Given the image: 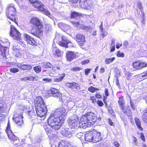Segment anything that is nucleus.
Here are the masks:
<instances>
[{"instance_id": "nucleus-9", "label": "nucleus", "mask_w": 147, "mask_h": 147, "mask_svg": "<svg viewBox=\"0 0 147 147\" xmlns=\"http://www.w3.org/2000/svg\"><path fill=\"white\" fill-rule=\"evenodd\" d=\"M132 65L136 70H140L147 67V63L138 60L133 62Z\"/></svg>"}, {"instance_id": "nucleus-7", "label": "nucleus", "mask_w": 147, "mask_h": 147, "mask_svg": "<svg viewBox=\"0 0 147 147\" xmlns=\"http://www.w3.org/2000/svg\"><path fill=\"white\" fill-rule=\"evenodd\" d=\"M10 36L14 40H16L17 43L22 45L24 42L21 37V34L12 25H10Z\"/></svg>"}, {"instance_id": "nucleus-29", "label": "nucleus", "mask_w": 147, "mask_h": 147, "mask_svg": "<svg viewBox=\"0 0 147 147\" xmlns=\"http://www.w3.org/2000/svg\"><path fill=\"white\" fill-rule=\"evenodd\" d=\"M59 77L58 78H55L54 81L56 82H61L65 76V74L64 73L59 74Z\"/></svg>"}, {"instance_id": "nucleus-51", "label": "nucleus", "mask_w": 147, "mask_h": 147, "mask_svg": "<svg viewBox=\"0 0 147 147\" xmlns=\"http://www.w3.org/2000/svg\"><path fill=\"white\" fill-rule=\"evenodd\" d=\"M113 44V45L112 47H110L111 49L110 50V52H114L115 50V45L114 44V41H112L111 45L112 44Z\"/></svg>"}, {"instance_id": "nucleus-47", "label": "nucleus", "mask_w": 147, "mask_h": 147, "mask_svg": "<svg viewBox=\"0 0 147 147\" xmlns=\"http://www.w3.org/2000/svg\"><path fill=\"white\" fill-rule=\"evenodd\" d=\"M44 128L47 134H50L51 132V130L49 128H48L47 125L44 126Z\"/></svg>"}, {"instance_id": "nucleus-56", "label": "nucleus", "mask_w": 147, "mask_h": 147, "mask_svg": "<svg viewBox=\"0 0 147 147\" xmlns=\"http://www.w3.org/2000/svg\"><path fill=\"white\" fill-rule=\"evenodd\" d=\"M91 69H86L84 70L85 74L86 75H88V74L90 72Z\"/></svg>"}, {"instance_id": "nucleus-17", "label": "nucleus", "mask_w": 147, "mask_h": 147, "mask_svg": "<svg viewBox=\"0 0 147 147\" xmlns=\"http://www.w3.org/2000/svg\"><path fill=\"white\" fill-rule=\"evenodd\" d=\"M93 142L96 143L99 142L101 140V134L100 132H98L96 130H93L92 131Z\"/></svg>"}, {"instance_id": "nucleus-30", "label": "nucleus", "mask_w": 147, "mask_h": 147, "mask_svg": "<svg viewBox=\"0 0 147 147\" xmlns=\"http://www.w3.org/2000/svg\"><path fill=\"white\" fill-rule=\"evenodd\" d=\"M13 54L16 57H18L21 56V53L20 52L19 50L16 47H13Z\"/></svg>"}, {"instance_id": "nucleus-6", "label": "nucleus", "mask_w": 147, "mask_h": 147, "mask_svg": "<svg viewBox=\"0 0 147 147\" xmlns=\"http://www.w3.org/2000/svg\"><path fill=\"white\" fill-rule=\"evenodd\" d=\"M118 102L119 107L122 111L128 117H132V113L129 107H126L124 97L122 96H120L118 98Z\"/></svg>"}, {"instance_id": "nucleus-39", "label": "nucleus", "mask_w": 147, "mask_h": 147, "mask_svg": "<svg viewBox=\"0 0 147 147\" xmlns=\"http://www.w3.org/2000/svg\"><path fill=\"white\" fill-rule=\"evenodd\" d=\"M82 69V68L79 67H75L71 68V70L74 72L78 71Z\"/></svg>"}, {"instance_id": "nucleus-20", "label": "nucleus", "mask_w": 147, "mask_h": 147, "mask_svg": "<svg viewBox=\"0 0 147 147\" xmlns=\"http://www.w3.org/2000/svg\"><path fill=\"white\" fill-rule=\"evenodd\" d=\"M81 6L86 9L89 8L91 7L92 5V2L91 0H84V1L80 2Z\"/></svg>"}, {"instance_id": "nucleus-8", "label": "nucleus", "mask_w": 147, "mask_h": 147, "mask_svg": "<svg viewBox=\"0 0 147 147\" xmlns=\"http://www.w3.org/2000/svg\"><path fill=\"white\" fill-rule=\"evenodd\" d=\"M33 5L38 11H42L44 14L47 16L51 18V16L50 12L47 9L44 8V5L39 1H36L32 2Z\"/></svg>"}, {"instance_id": "nucleus-4", "label": "nucleus", "mask_w": 147, "mask_h": 147, "mask_svg": "<svg viewBox=\"0 0 147 147\" xmlns=\"http://www.w3.org/2000/svg\"><path fill=\"white\" fill-rule=\"evenodd\" d=\"M16 11L15 5L12 3L9 4L6 9V15L8 18L18 25L16 21Z\"/></svg>"}, {"instance_id": "nucleus-23", "label": "nucleus", "mask_w": 147, "mask_h": 147, "mask_svg": "<svg viewBox=\"0 0 147 147\" xmlns=\"http://www.w3.org/2000/svg\"><path fill=\"white\" fill-rule=\"evenodd\" d=\"M70 22L74 27H76L77 28L79 27L80 29H86L87 27V26L83 24H82L81 26H80V22H76L74 21H71Z\"/></svg>"}, {"instance_id": "nucleus-58", "label": "nucleus", "mask_w": 147, "mask_h": 147, "mask_svg": "<svg viewBox=\"0 0 147 147\" xmlns=\"http://www.w3.org/2000/svg\"><path fill=\"white\" fill-rule=\"evenodd\" d=\"M131 77V74L130 73H128L126 75V78L127 80H130Z\"/></svg>"}, {"instance_id": "nucleus-5", "label": "nucleus", "mask_w": 147, "mask_h": 147, "mask_svg": "<svg viewBox=\"0 0 147 147\" xmlns=\"http://www.w3.org/2000/svg\"><path fill=\"white\" fill-rule=\"evenodd\" d=\"M97 117L96 114L91 112H88L82 116L81 119L83 123H90L93 125L96 121Z\"/></svg>"}, {"instance_id": "nucleus-45", "label": "nucleus", "mask_w": 147, "mask_h": 147, "mask_svg": "<svg viewBox=\"0 0 147 147\" xmlns=\"http://www.w3.org/2000/svg\"><path fill=\"white\" fill-rule=\"evenodd\" d=\"M90 100L91 101L92 103L94 104L96 102L95 97L94 96H91L90 98Z\"/></svg>"}, {"instance_id": "nucleus-11", "label": "nucleus", "mask_w": 147, "mask_h": 147, "mask_svg": "<svg viewBox=\"0 0 147 147\" xmlns=\"http://www.w3.org/2000/svg\"><path fill=\"white\" fill-rule=\"evenodd\" d=\"M76 40L80 47L83 46L86 42L85 37L84 35L80 33L76 34Z\"/></svg>"}, {"instance_id": "nucleus-37", "label": "nucleus", "mask_w": 147, "mask_h": 147, "mask_svg": "<svg viewBox=\"0 0 147 147\" xmlns=\"http://www.w3.org/2000/svg\"><path fill=\"white\" fill-rule=\"evenodd\" d=\"M88 90L90 92L94 93L96 91L99 90V89L98 88H96L92 86H91L88 88Z\"/></svg>"}, {"instance_id": "nucleus-2", "label": "nucleus", "mask_w": 147, "mask_h": 147, "mask_svg": "<svg viewBox=\"0 0 147 147\" xmlns=\"http://www.w3.org/2000/svg\"><path fill=\"white\" fill-rule=\"evenodd\" d=\"M29 23V31L31 34L38 37L42 36L44 26L38 18L33 17L30 19Z\"/></svg>"}, {"instance_id": "nucleus-40", "label": "nucleus", "mask_w": 147, "mask_h": 147, "mask_svg": "<svg viewBox=\"0 0 147 147\" xmlns=\"http://www.w3.org/2000/svg\"><path fill=\"white\" fill-rule=\"evenodd\" d=\"M6 132L7 134L8 133H10L11 132H12L11 129V127H10V125L9 123V121L8 122L7 124V126L6 127Z\"/></svg>"}, {"instance_id": "nucleus-55", "label": "nucleus", "mask_w": 147, "mask_h": 147, "mask_svg": "<svg viewBox=\"0 0 147 147\" xmlns=\"http://www.w3.org/2000/svg\"><path fill=\"white\" fill-rule=\"evenodd\" d=\"M96 102L97 104L98 105V106H99V107H102L104 105L103 103L101 100H98L97 101H96Z\"/></svg>"}, {"instance_id": "nucleus-59", "label": "nucleus", "mask_w": 147, "mask_h": 147, "mask_svg": "<svg viewBox=\"0 0 147 147\" xmlns=\"http://www.w3.org/2000/svg\"><path fill=\"white\" fill-rule=\"evenodd\" d=\"M130 104L132 108V109L134 110H135L136 109V107L134 105V104L131 102V100L130 101Z\"/></svg>"}, {"instance_id": "nucleus-16", "label": "nucleus", "mask_w": 147, "mask_h": 147, "mask_svg": "<svg viewBox=\"0 0 147 147\" xmlns=\"http://www.w3.org/2000/svg\"><path fill=\"white\" fill-rule=\"evenodd\" d=\"M65 85L67 88L74 90H79L81 89L80 85L76 82H67Z\"/></svg>"}, {"instance_id": "nucleus-14", "label": "nucleus", "mask_w": 147, "mask_h": 147, "mask_svg": "<svg viewBox=\"0 0 147 147\" xmlns=\"http://www.w3.org/2000/svg\"><path fill=\"white\" fill-rule=\"evenodd\" d=\"M79 123V118L77 117H74L69 119L68 121V123L71 128L76 127Z\"/></svg>"}, {"instance_id": "nucleus-25", "label": "nucleus", "mask_w": 147, "mask_h": 147, "mask_svg": "<svg viewBox=\"0 0 147 147\" xmlns=\"http://www.w3.org/2000/svg\"><path fill=\"white\" fill-rule=\"evenodd\" d=\"M134 120L136 125L139 130L141 131L143 130V128L142 127L141 121L137 117H136L134 118Z\"/></svg>"}, {"instance_id": "nucleus-54", "label": "nucleus", "mask_w": 147, "mask_h": 147, "mask_svg": "<svg viewBox=\"0 0 147 147\" xmlns=\"http://www.w3.org/2000/svg\"><path fill=\"white\" fill-rule=\"evenodd\" d=\"M89 62L90 61L89 60L86 59L82 61L81 62V63L82 65H84L89 63Z\"/></svg>"}, {"instance_id": "nucleus-60", "label": "nucleus", "mask_w": 147, "mask_h": 147, "mask_svg": "<svg viewBox=\"0 0 147 147\" xmlns=\"http://www.w3.org/2000/svg\"><path fill=\"white\" fill-rule=\"evenodd\" d=\"M59 143L55 142L52 145L51 147H59Z\"/></svg>"}, {"instance_id": "nucleus-28", "label": "nucleus", "mask_w": 147, "mask_h": 147, "mask_svg": "<svg viewBox=\"0 0 147 147\" xmlns=\"http://www.w3.org/2000/svg\"><path fill=\"white\" fill-rule=\"evenodd\" d=\"M53 96L57 99L59 101H63V100L62 99L63 96L60 91H59L56 94H55Z\"/></svg>"}, {"instance_id": "nucleus-35", "label": "nucleus", "mask_w": 147, "mask_h": 147, "mask_svg": "<svg viewBox=\"0 0 147 147\" xmlns=\"http://www.w3.org/2000/svg\"><path fill=\"white\" fill-rule=\"evenodd\" d=\"M69 145L67 142L62 141L59 143V147H69Z\"/></svg>"}, {"instance_id": "nucleus-33", "label": "nucleus", "mask_w": 147, "mask_h": 147, "mask_svg": "<svg viewBox=\"0 0 147 147\" xmlns=\"http://www.w3.org/2000/svg\"><path fill=\"white\" fill-rule=\"evenodd\" d=\"M142 119L145 123H147V108L143 113Z\"/></svg>"}, {"instance_id": "nucleus-41", "label": "nucleus", "mask_w": 147, "mask_h": 147, "mask_svg": "<svg viewBox=\"0 0 147 147\" xmlns=\"http://www.w3.org/2000/svg\"><path fill=\"white\" fill-rule=\"evenodd\" d=\"M52 65L49 63H44L43 65V67L46 69L51 68Z\"/></svg>"}, {"instance_id": "nucleus-12", "label": "nucleus", "mask_w": 147, "mask_h": 147, "mask_svg": "<svg viewBox=\"0 0 147 147\" xmlns=\"http://www.w3.org/2000/svg\"><path fill=\"white\" fill-rule=\"evenodd\" d=\"M77 57L76 53L74 51H68L66 53L65 58L68 61H71Z\"/></svg>"}, {"instance_id": "nucleus-42", "label": "nucleus", "mask_w": 147, "mask_h": 147, "mask_svg": "<svg viewBox=\"0 0 147 147\" xmlns=\"http://www.w3.org/2000/svg\"><path fill=\"white\" fill-rule=\"evenodd\" d=\"M77 137L81 140H82L84 138V134L81 132L78 133L77 134Z\"/></svg>"}, {"instance_id": "nucleus-62", "label": "nucleus", "mask_w": 147, "mask_h": 147, "mask_svg": "<svg viewBox=\"0 0 147 147\" xmlns=\"http://www.w3.org/2000/svg\"><path fill=\"white\" fill-rule=\"evenodd\" d=\"M108 123L109 125L111 126H113V123L111 120L109 118L108 119Z\"/></svg>"}, {"instance_id": "nucleus-44", "label": "nucleus", "mask_w": 147, "mask_h": 147, "mask_svg": "<svg viewBox=\"0 0 147 147\" xmlns=\"http://www.w3.org/2000/svg\"><path fill=\"white\" fill-rule=\"evenodd\" d=\"M19 69L17 68H13L10 69V72L12 73H16L19 71Z\"/></svg>"}, {"instance_id": "nucleus-52", "label": "nucleus", "mask_w": 147, "mask_h": 147, "mask_svg": "<svg viewBox=\"0 0 147 147\" xmlns=\"http://www.w3.org/2000/svg\"><path fill=\"white\" fill-rule=\"evenodd\" d=\"M42 80L45 81L46 82L48 83L51 82L52 80L51 79L47 78L43 79Z\"/></svg>"}, {"instance_id": "nucleus-24", "label": "nucleus", "mask_w": 147, "mask_h": 147, "mask_svg": "<svg viewBox=\"0 0 147 147\" xmlns=\"http://www.w3.org/2000/svg\"><path fill=\"white\" fill-rule=\"evenodd\" d=\"M7 49V47L3 46L0 44V51L1 52V55L3 59H7L5 52Z\"/></svg>"}, {"instance_id": "nucleus-38", "label": "nucleus", "mask_w": 147, "mask_h": 147, "mask_svg": "<svg viewBox=\"0 0 147 147\" xmlns=\"http://www.w3.org/2000/svg\"><path fill=\"white\" fill-rule=\"evenodd\" d=\"M34 71L37 73H39L41 71V68L39 66H37L33 67Z\"/></svg>"}, {"instance_id": "nucleus-18", "label": "nucleus", "mask_w": 147, "mask_h": 147, "mask_svg": "<svg viewBox=\"0 0 147 147\" xmlns=\"http://www.w3.org/2000/svg\"><path fill=\"white\" fill-rule=\"evenodd\" d=\"M53 55L56 58H61L63 57V52L57 48H54L52 50Z\"/></svg>"}, {"instance_id": "nucleus-43", "label": "nucleus", "mask_w": 147, "mask_h": 147, "mask_svg": "<svg viewBox=\"0 0 147 147\" xmlns=\"http://www.w3.org/2000/svg\"><path fill=\"white\" fill-rule=\"evenodd\" d=\"M45 30L47 31H49L51 30V27L50 24H46L45 25Z\"/></svg>"}, {"instance_id": "nucleus-1", "label": "nucleus", "mask_w": 147, "mask_h": 147, "mask_svg": "<svg viewBox=\"0 0 147 147\" xmlns=\"http://www.w3.org/2000/svg\"><path fill=\"white\" fill-rule=\"evenodd\" d=\"M66 115V110L64 108L61 107L56 109L48 119L49 124L53 129L58 130L63 123Z\"/></svg>"}, {"instance_id": "nucleus-34", "label": "nucleus", "mask_w": 147, "mask_h": 147, "mask_svg": "<svg viewBox=\"0 0 147 147\" xmlns=\"http://www.w3.org/2000/svg\"><path fill=\"white\" fill-rule=\"evenodd\" d=\"M80 15V14L79 13L73 11L70 14V18L71 19L75 18Z\"/></svg>"}, {"instance_id": "nucleus-57", "label": "nucleus", "mask_w": 147, "mask_h": 147, "mask_svg": "<svg viewBox=\"0 0 147 147\" xmlns=\"http://www.w3.org/2000/svg\"><path fill=\"white\" fill-rule=\"evenodd\" d=\"M69 2H71V3H76L78 1L80 2V0H68Z\"/></svg>"}, {"instance_id": "nucleus-50", "label": "nucleus", "mask_w": 147, "mask_h": 147, "mask_svg": "<svg viewBox=\"0 0 147 147\" xmlns=\"http://www.w3.org/2000/svg\"><path fill=\"white\" fill-rule=\"evenodd\" d=\"M27 80L33 81L35 80H37L36 79L35 77H34L32 76L27 77Z\"/></svg>"}, {"instance_id": "nucleus-32", "label": "nucleus", "mask_w": 147, "mask_h": 147, "mask_svg": "<svg viewBox=\"0 0 147 147\" xmlns=\"http://www.w3.org/2000/svg\"><path fill=\"white\" fill-rule=\"evenodd\" d=\"M49 91L50 92V93L52 95V96H53L59 91L58 89L55 88H51Z\"/></svg>"}, {"instance_id": "nucleus-49", "label": "nucleus", "mask_w": 147, "mask_h": 147, "mask_svg": "<svg viewBox=\"0 0 147 147\" xmlns=\"http://www.w3.org/2000/svg\"><path fill=\"white\" fill-rule=\"evenodd\" d=\"M19 5H22L24 3V0H15Z\"/></svg>"}, {"instance_id": "nucleus-63", "label": "nucleus", "mask_w": 147, "mask_h": 147, "mask_svg": "<svg viewBox=\"0 0 147 147\" xmlns=\"http://www.w3.org/2000/svg\"><path fill=\"white\" fill-rule=\"evenodd\" d=\"M104 92L105 94V95L107 96H109V94L108 92V90L107 88H106L104 90Z\"/></svg>"}, {"instance_id": "nucleus-15", "label": "nucleus", "mask_w": 147, "mask_h": 147, "mask_svg": "<svg viewBox=\"0 0 147 147\" xmlns=\"http://www.w3.org/2000/svg\"><path fill=\"white\" fill-rule=\"evenodd\" d=\"M71 43L70 41L69 40L68 38L65 36H63L61 37V40L58 41V44L61 46L67 48L68 44Z\"/></svg>"}, {"instance_id": "nucleus-21", "label": "nucleus", "mask_w": 147, "mask_h": 147, "mask_svg": "<svg viewBox=\"0 0 147 147\" xmlns=\"http://www.w3.org/2000/svg\"><path fill=\"white\" fill-rule=\"evenodd\" d=\"M84 135V139L86 141L93 142L92 131L87 132Z\"/></svg>"}, {"instance_id": "nucleus-26", "label": "nucleus", "mask_w": 147, "mask_h": 147, "mask_svg": "<svg viewBox=\"0 0 147 147\" xmlns=\"http://www.w3.org/2000/svg\"><path fill=\"white\" fill-rule=\"evenodd\" d=\"M5 108L4 106L3 102L0 101V117L3 118L5 117V115L2 113L5 112Z\"/></svg>"}, {"instance_id": "nucleus-13", "label": "nucleus", "mask_w": 147, "mask_h": 147, "mask_svg": "<svg viewBox=\"0 0 147 147\" xmlns=\"http://www.w3.org/2000/svg\"><path fill=\"white\" fill-rule=\"evenodd\" d=\"M7 136L9 140L13 142L14 145L19 144L20 140L19 138L12 132H11L7 134Z\"/></svg>"}, {"instance_id": "nucleus-64", "label": "nucleus", "mask_w": 147, "mask_h": 147, "mask_svg": "<svg viewBox=\"0 0 147 147\" xmlns=\"http://www.w3.org/2000/svg\"><path fill=\"white\" fill-rule=\"evenodd\" d=\"M113 145L116 147H119V144L117 141L114 142Z\"/></svg>"}, {"instance_id": "nucleus-27", "label": "nucleus", "mask_w": 147, "mask_h": 147, "mask_svg": "<svg viewBox=\"0 0 147 147\" xmlns=\"http://www.w3.org/2000/svg\"><path fill=\"white\" fill-rule=\"evenodd\" d=\"M61 133L63 136L68 138L72 136V134L70 131L65 129L62 130Z\"/></svg>"}, {"instance_id": "nucleus-19", "label": "nucleus", "mask_w": 147, "mask_h": 147, "mask_svg": "<svg viewBox=\"0 0 147 147\" xmlns=\"http://www.w3.org/2000/svg\"><path fill=\"white\" fill-rule=\"evenodd\" d=\"M17 67L23 70L29 71L31 69L32 66L30 65L24 64L21 63H18L17 64Z\"/></svg>"}, {"instance_id": "nucleus-53", "label": "nucleus", "mask_w": 147, "mask_h": 147, "mask_svg": "<svg viewBox=\"0 0 147 147\" xmlns=\"http://www.w3.org/2000/svg\"><path fill=\"white\" fill-rule=\"evenodd\" d=\"M140 138L143 141L145 142L146 141V139L142 132H141L140 133Z\"/></svg>"}, {"instance_id": "nucleus-46", "label": "nucleus", "mask_w": 147, "mask_h": 147, "mask_svg": "<svg viewBox=\"0 0 147 147\" xmlns=\"http://www.w3.org/2000/svg\"><path fill=\"white\" fill-rule=\"evenodd\" d=\"M116 55L118 57H123L124 56L123 53H121L119 51H117Z\"/></svg>"}, {"instance_id": "nucleus-48", "label": "nucleus", "mask_w": 147, "mask_h": 147, "mask_svg": "<svg viewBox=\"0 0 147 147\" xmlns=\"http://www.w3.org/2000/svg\"><path fill=\"white\" fill-rule=\"evenodd\" d=\"M28 115L30 117L34 115L35 114L34 111L33 109H32L30 111H28Z\"/></svg>"}, {"instance_id": "nucleus-22", "label": "nucleus", "mask_w": 147, "mask_h": 147, "mask_svg": "<svg viewBox=\"0 0 147 147\" xmlns=\"http://www.w3.org/2000/svg\"><path fill=\"white\" fill-rule=\"evenodd\" d=\"M25 37L26 41L28 43L32 46L36 45V42L34 40V39L31 38L30 36L26 34Z\"/></svg>"}, {"instance_id": "nucleus-10", "label": "nucleus", "mask_w": 147, "mask_h": 147, "mask_svg": "<svg viewBox=\"0 0 147 147\" xmlns=\"http://www.w3.org/2000/svg\"><path fill=\"white\" fill-rule=\"evenodd\" d=\"M23 117L21 114L16 112L14 113L13 119L16 124L19 126H21L23 123Z\"/></svg>"}, {"instance_id": "nucleus-61", "label": "nucleus", "mask_w": 147, "mask_h": 147, "mask_svg": "<svg viewBox=\"0 0 147 147\" xmlns=\"http://www.w3.org/2000/svg\"><path fill=\"white\" fill-rule=\"evenodd\" d=\"M95 96L97 98H102V96L98 93L96 94Z\"/></svg>"}, {"instance_id": "nucleus-3", "label": "nucleus", "mask_w": 147, "mask_h": 147, "mask_svg": "<svg viewBox=\"0 0 147 147\" xmlns=\"http://www.w3.org/2000/svg\"><path fill=\"white\" fill-rule=\"evenodd\" d=\"M36 112L37 115L40 117H44L47 112V105L40 96L37 97L34 100Z\"/></svg>"}, {"instance_id": "nucleus-36", "label": "nucleus", "mask_w": 147, "mask_h": 147, "mask_svg": "<svg viewBox=\"0 0 147 147\" xmlns=\"http://www.w3.org/2000/svg\"><path fill=\"white\" fill-rule=\"evenodd\" d=\"M115 57H113L109 58H107L105 59V62L106 64H108L112 63L115 59Z\"/></svg>"}, {"instance_id": "nucleus-31", "label": "nucleus", "mask_w": 147, "mask_h": 147, "mask_svg": "<svg viewBox=\"0 0 147 147\" xmlns=\"http://www.w3.org/2000/svg\"><path fill=\"white\" fill-rule=\"evenodd\" d=\"M137 6L138 9L141 11L143 17H144L145 15L143 10V7L142 3L140 2H138L137 3Z\"/></svg>"}]
</instances>
